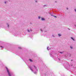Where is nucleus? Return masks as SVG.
Masks as SVG:
<instances>
[{"label": "nucleus", "mask_w": 76, "mask_h": 76, "mask_svg": "<svg viewBox=\"0 0 76 76\" xmlns=\"http://www.w3.org/2000/svg\"><path fill=\"white\" fill-rule=\"evenodd\" d=\"M75 27H76V25H75Z\"/></svg>", "instance_id": "obj_27"}, {"label": "nucleus", "mask_w": 76, "mask_h": 76, "mask_svg": "<svg viewBox=\"0 0 76 76\" xmlns=\"http://www.w3.org/2000/svg\"><path fill=\"white\" fill-rule=\"evenodd\" d=\"M18 48H19V49H21V47H18Z\"/></svg>", "instance_id": "obj_18"}, {"label": "nucleus", "mask_w": 76, "mask_h": 76, "mask_svg": "<svg viewBox=\"0 0 76 76\" xmlns=\"http://www.w3.org/2000/svg\"><path fill=\"white\" fill-rule=\"evenodd\" d=\"M51 16H53V17H54V18H57V17L56 16H54V15H51Z\"/></svg>", "instance_id": "obj_6"}, {"label": "nucleus", "mask_w": 76, "mask_h": 76, "mask_svg": "<svg viewBox=\"0 0 76 76\" xmlns=\"http://www.w3.org/2000/svg\"><path fill=\"white\" fill-rule=\"evenodd\" d=\"M29 60L30 61H31V62H32V60L31 59H29Z\"/></svg>", "instance_id": "obj_13"}, {"label": "nucleus", "mask_w": 76, "mask_h": 76, "mask_svg": "<svg viewBox=\"0 0 76 76\" xmlns=\"http://www.w3.org/2000/svg\"><path fill=\"white\" fill-rule=\"evenodd\" d=\"M4 3L6 4V1H5L4 2Z\"/></svg>", "instance_id": "obj_22"}, {"label": "nucleus", "mask_w": 76, "mask_h": 76, "mask_svg": "<svg viewBox=\"0 0 76 76\" xmlns=\"http://www.w3.org/2000/svg\"><path fill=\"white\" fill-rule=\"evenodd\" d=\"M66 53L67 54H68V53H67V52H66Z\"/></svg>", "instance_id": "obj_23"}, {"label": "nucleus", "mask_w": 76, "mask_h": 76, "mask_svg": "<svg viewBox=\"0 0 76 76\" xmlns=\"http://www.w3.org/2000/svg\"><path fill=\"white\" fill-rule=\"evenodd\" d=\"M0 47L1 48H4V47H3V46H0Z\"/></svg>", "instance_id": "obj_15"}, {"label": "nucleus", "mask_w": 76, "mask_h": 76, "mask_svg": "<svg viewBox=\"0 0 76 76\" xmlns=\"http://www.w3.org/2000/svg\"><path fill=\"white\" fill-rule=\"evenodd\" d=\"M9 23H7V26L8 27H9Z\"/></svg>", "instance_id": "obj_8"}, {"label": "nucleus", "mask_w": 76, "mask_h": 76, "mask_svg": "<svg viewBox=\"0 0 76 76\" xmlns=\"http://www.w3.org/2000/svg\"><path fill=\"white\" fill-rule=\"evenodd\" d=\"M73 60H71V61H72Z\"/></svg>", "instance_id": "obj_28"}, {"label": "nucleus", "mask_w": 76, "mask_h": 76, "mask_svg": "<svg viewBox=\"0 0 76 76\" xmlns=\"http://www.w3.org/2000/svg\"><path fill=\"white\" fill-rule=\"evenodd\" d=\"M48 75V74H47V72H43L41 76H47V75Z\"/></svg>", "instance_id": "obj_3"}, {"label": "nucleus", "mask_w": 76, "mask_h": 76, "mask_svg": "<svg viewBox=\"0 0 76 76\" xmlns=\"http://www.w3.org/2000/svg\"><path fill=\"white\" fill-rule=\"evenodd\" d=\"M75 12H76V9H75Z\"/></svg>", "instance_id": "obj_24"}, {"label": "nucleus", "mask_w": 76, "mask_h": 76, "mask_svg": "<svg viewBox=\"0 0 76 76\" xmlns=\"http://www.w3.org/2000/svg\"><path fill=\"white\" fill-rule=\"evenodd\" d=\"M15 36H17V35H16V34H15Z\"/></svg>", "instance_id": "obj_25"}, {"label": "nucleus", "mask_w": 76, "mask_h": 76, "mask_svg": "<svg viewBox=\"0 0 76 76\" xmlns=\"http://www.w3.org/2000/svg\"><path fill=\"white\" fill-rule=\"evenodd\" d=\"M38 19H40V18H41V17H40L39 16L38 17Z\"/></svg>", "instance_id": "obj_17"}, {"label": "nucleus", "mask_w": 76, "mask_h": 76, "mask_svg": "<svg viewBox=\"0 0 76 76\" xmlns=\"http://www.w3.org/2000/svg\"><path fill=\"white\" fill-rule=\"evenodd\" d=\"M33 67H34V69L33 67H31V66H29V68H30V70L34 73V74H37V73L38 71V69H37V66H35L34 65Z\"/></svg>", "instance_id": "obj_1"}, {"label": "nucleus", "mask_w": 76, "mask_h": 76, "mask_svg": "<svg viewBox=\"0 0 76 76\" xmlns=\"http://www.w3.org/2000/svg\"><path fill=\"white\" fill-rule=\"evenodd\" d=\"M58 37H61V35L60 34H58Z\"/></svg>", "instance_id": "obj_9"}, {"label": "nucleus", "mask_w": 76, "mask_h": 76, "mask_svg": "<svg viewBox=\"0 0 76 76\" xmlns=\"http://www.w3.org/2000/svg\"><path fill=\"white\" fill-rule=\"evenodd\" d=\"M45 20V19L44 18H42V20Z\"/></svg>", "instance_id": "obj_10"}, {"label": "nucleus", "mask_w": 76, "mask_h": 76, "mask_svg": "<svg viewBox=\"0 0 76 76\" xmlns=\"http://www.w3.org/2000/svg\"><path fill=\"white\" fill-rule=\"evenodd\" d=\"M71 39H72V40H73V41H75V40L74 39H73V37H71Z\"/></svg>", "instance_id": "obj_11"}, {"label": "nucleus", "mask_w": 76, "mask_h": 76, "mask_svg": "<svg viewBox=\"0 0 76 76\" xmlns=\"http://www.w3.org/2000/svg\"><path fill=\"white\" fill-rule=\"evenodd\" d=\"M48 48H49V47H48L47 48L48 50H50V49H48Z\"/></svg>", "instance_id": "obj_12"}, {"label": "nucleus", "mask_w": 76, "mask_h": 76, "mask_svg": "<svg viewBox=\"0 0 76 76\" xmlns=\"http://www.w3.org/2000/svg\"><path fill=\"white\" fill-rule=\"evenodd\" d=\"M66 9H67V10H68V8H66Z\"/></svg>", "instance_id": "obj_26"}, {"label": "nucleus", "mask_w": 76, "mask_h": 76, "mask_svg": "<svg viewBox=\"0 0 76 76\" xmlns=\"http://www.w3.org/2000/svg\"><path fill=\"white\" fill-rule=\"evenodd\" d=\"M57 61H60V59L58 58L57 59Z\"/></svg>", "instance_id": "obj_7"}, {"label": "nucleus", "mask_w": 76, "mask_h": 76, "mask_svg": "<svg viewBox=\"0 0 76 76\" xmlns=\"http://www.w3.org/2000/svg\"><path fill=\"white\" fill-rule=\"evenodd\" d=\"M61 54H62V53H63V52H60Z\"/></svg>", "instance_id": "obj_20"}, {"label": "nucleus", "mask_w": 76, "mask_h": 76, "mask_svg": "<svg viewBox=\"0 0 76 76\" xmlns=\"http://www.w3.org/2000/svg\"><path fill=\"white\" fill-rule=\"evenodd\" d=\"M40 31H41V32H42V29H40Z\"/></svg>", "instance_id": "obj_14"}, {"label": "nucleus", "mask_w": 76, "mask_h": 76, "mask_svg": "<svg viewBox=\"0 0 76 76\" xmlns=\"http://www.w3.org/2000/svg\"><path fill=\"white\" fill-rule=\"evenodd\" d=\"M27 31L29 33L30 32H32V30L31 29H27Z\"/></svg>", "instance_id": "obj_4"}, {"label": "nucleus", "mask_w": 76, "mask_h": 76, "mask_svg": "<svg viewBox=\"0 0 76 76\" xmlns=\"http://www.w3.org/2000/svg\"><path fill=\"white\" fill-rule=\"evenodd\" d=\"M70 48H71V49H72V48H73V47H72V46H71L70 47Z\"/></svg>", "instance_id": "obj_19"}, {"label": "nucleus", "mask_w": 76, "mask_h": 76, "mask_svg": "<svg viewBox=\"0 0 76 76\" xmlns=\"http://www.w3.org/2000/svg\"><path fill=\"white\" fill-rule=\"evenodd\" d=\"M5 68L6 69V70H7V73H8L9 76H11V73H10V72H9V69L8 68H7V67H6Z\"/></svg>", "instance_id": "obj_2"}, {"label": "nucleus", "mask_w": 76, "mask_h": 76, "mask_svg": "<svg viewBox=\"0 0 76 76\" xmlns=\"http://www.w3.org/2000/svg\"><path fill=\"white\" fill-rule=\"evenodd\" d=\"M35 3H37V0H35Z\"/></svg>", "instance_id": "obj_16"}, {"label": "nucleus", "mask_w": 76, "mask_h": 76, "mask_svg": "<svg viewBox=\"0 0 76 76\" xmlns=\"http://www.w3.org/2000/svg\"><path fill=\"white\" fill-rule=\"evenodd\" d=\"M52 37H54V35H52Z\"/></svg>", "instance_id": "obj_21"}, {"label": "nucleus", "mask_w": 76, "mask_h": 76, "mask_svg": "<svg viewBox=\"0 0 76 76\" xmlns=\"http://www.w3.org/2000/svg\"><path fill=\"white\" fill-rule=\"evenodd\" d=\"M50 57H53V54L52 53H50Z\"/></svg>", "instance_id": "obj_5"}]
</instances>
